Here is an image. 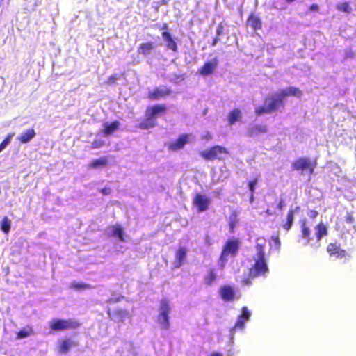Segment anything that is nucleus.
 <instances>
[{
  "label": "nucleus",
  "instance_id": "1",
  "mask_svg": "<svg viewBox=\"0 0 356 356\" xmlns=\"http://www.w3.org/2000/svg\"><path fill=\"white\" fill-rule=\"evenodd\" d=\"M168 107L165 104H156L149 106L145 110V118L137 125V127L147 130L155 127L157 125V118L167 112Z\"/></svg>",
  "mask_w": 356,
  "mask_h": 356
},
{
  "label": "nucleus",
  "instance_id": "2",
  "mask_svg": "<svg viewBox=\"0 0 356 356\" xmlns=\"http://www.w3.org/2000/svg\"><path fill=\"white\" fill-rule=\"evenodd\" d=\"M257 251L254 256V264L249 270L248 277L255 278L260 276H266L268 273V267L265 259V247L263 244H257L255 246Z\"/></svg>",
  "mask_w": 356,
  "mask_h": 356
},
{
  "label": "nucleus",
  "instance_id": "3",
  "mask_svg": "<svg viewBox=\"0 0 356 356\" xmlns=\"http://www.w3.org/2000/svg\"><path fill=\"white\" fill-rule=\"evenodd\" d=\"M284 99L280 92L266 98L265 104L256 108L254 112L257 115L270 114L277 111L280 108H284Z\"/></svg>",
  "mask_w": 356,
  "mask_h": 356
},
{
  "label": "nucleus",
  "instance_id": "4",
  "mask_svg": "<svg viewBox=\"0 0 356 356\" xmlns=\"http://www.w3.org/2000/svg\"><path fill=\"white\" fill-rule=\"evenodd\" d=\"M240 243L238 238L228 239L225 242L219 258V264L222 268L225 267L228 256L234 257L238 254Z\"/></svg>",
  "mask_w": 356,
  "mask_h": 356
},
{
  "label": "nucleus",
  "instance_id": "5",
  "mask_svg": "<svg viewBox=\"0 0 356 356\" xmlns=\"http://www.w3.org/2000/svg\"><path fill=\"white\" fill-rule=\"evenodd\" d=\"M228 154L229 151L220 145H214L200 152V156L207 161L223 160L222 155Z\"/></svg>",
  "mask_w": 356,
  "mask_h": 356
},
{
  "label": "nucleus",
  "instance_id": "6",
  "mask_svg": "<svg viewBox=\"0 0 356 356\" xmlns=\"http://www.w3.org/2000/svg\"><path fill=\"white\" fill-rule=\"evenodd\" d=\"M81 324L72 319L54 318L50 322L49 327L54 332H61L67 330H74L79 327Z\"/></svg>",
  "mask_w": 356,
  "mask_h": 356
},
{
  "label": "nucleus",
  "instance_id": "7",
  "mask_svg": "<svg viewBox=\"0 0 356 356\" xmlns=\"http://www.w3.org/2000/svg\"><path fill=\"white\" fill-rule=\"evenodd\" d=\"M170 310V308L168 300H162L160 305V313L158 316V323L163 330H168L170 327L168 318Z\"/></svg>",
  "mask_w": 356,
  "mask_h": 356
},
{
  "label": "nucleus",
  "instance_id": "8",
  "mask_svg": "<svg viewBox=\"0 0 356 356\" xmlns=\"http://www.w3.org/2000/svg\"><path fill=\"white\" fill-rule=\"evenodd\" d=\"M315 166L316 163L312 162L307 157H300L291 164V168L293 170H308L310 175L314 173Z\"/></svg>",
  "mask_w": 356,
  "mask_h": 356
},
{
  "label": "nucleus",
  "instance_id": "9",
  "mask_svg": "<svg viewBox=\"0 0 356 356\" xmlns=\"http://www.w3.org/2000/svg\"><path fill=\"white\" fill-rule=\"evenodd\" d=\"M172 90L170 87L161 86L155 87L152 90L149 91L147 93V99L152 101L165 99L170 96Z\"/></svg>",
  "mask_w": 356,
  "mask_h": 356
},
{
  "label": "nucleus",
  "instance_id": "10",
  "mask_svg": "<svg viewBox=\"0 0 356 356\" xmlns=\"http://www.w3.org/2000/svg\"><path fill=\"white\" fill-rule=\"evenodd\" d=\"M191 143V136L188 134H182L179 137L167 145L168 149L172 152H177L183 149L186 145Z\"/></svg>",
  "mask_w": 356,
  "mask_h": 356
},
{
  "label": "nucleus",
  "instance_id": "11",
  "mask_svg": "<svg viewBox=\"0 0 356 356\" xmlns=\"http://www.w3.org/2000/svg\"><path fill=\"white\" fill-rule=\"evenodd\" d=\"M110 320L116 323H123L126 318H130L129 312L127 309L118 308L116 309H111L108 308L106 310Z\"/></svg>",
  "mask_w": 356,
  "mask_h": 356
},
{
  "label": "nucleus",
  "instance_id": "12",
  "mask_svg": "<svg viewBox=\"0 0 356 356\" xmlns=\"http://www.w3.org/2000/svg\"><path fill=\"white\" fill-rule=\"evenodd\" d=\"M211 200L209 197L200 193H197L193 199V204L199 212L207 211L210 205Z\"/></svg>",
  "mask_w": 356,
  "mask_h": 356
},
{
  "label": "nucleus",
  "instance_id": "13",
  "mask_svg": "<svg viewBox=\"0 0 356 356\" xmlns=\"http://www.w3.org/2000/svg\"><path fill=\"white\" fill-rule=\"evenodd\" d=\"M327 252L330 257H335L337 259H342L348 256L346 250L341 249L339 244L337 243H330L327 245Z\"/></svg>",
  "mask_w": 356,
  "mask_h": 356
},
{
  "label": "nucleus",
  "instance_id": "14",
  "mask_svg": "<svg viewBox=\"0 0 356 356\" xmlns=\"http://www.w3.org/2000/svg\"><path fill=\"white\" fill-rule=\"evenodd\" d=\"M218 65L217 58L208 60L198 70V73L204 76L212 74Z\"/></svg>",
  "mask_w": 356,
  "mask_h": 356
},
{
  "label": "nucleus",
  "instance_id": "15",
  "mask_svg": "<svg viewBox=\"0 0 356 356\" xmlns=\"http://www.w3.org/2000/svg\"><path fill=\"white\" fill-rule=\"evenodd\" d=\"M301 233L299 236V241H302L304 245H308L311 241V230L307 225L306 220L300 221Z\"/></svg>",
  "mask_w": 356,
  "mask_h": 356
},
{
  "label": "nucleus",
  "instance_id": "16",
  "mask_svg": "<svg viewBox=\"0 0 356 356\" xmlns=\"http://www.w3.org/2000/svg\"><path fill=\"white\" fill-rule=\"evenodd\" d=\"M251 316L250 312L246 307L241 308V314L238 316L237 321L232 329H243L245 323L248 321Z\"/></svg>",
  "mask_w": 356,
  "mask_h": 356
},
{
  "label": "nucleus",
  "instance_id": "17",
  "mask_svg": "<svg viewBox=\"0 0 356 356\" xmlns=\"http://www.w3.org/2000/svg\"><path fill=\"white\" fill-rule=\"evenodd\" d=\"M219 293L222 299L226 302H231L234 300V290L229 285H224L220 287Z\"/></svg>",
  "mask_w": 356,
  "mask_h": 356
},
{
  "label": "nucleus",
  "instance_id": "18",
  "mask_svg": "<svg viewBox=\"0 0 356 356\" xmlns=\"http://www.w3.org/2000/svg\"><path fill=\"white\" fill-rule=\"evenodd\" d=\"M78 343L70 339H63L58 344V350L60 353H67L72 347H76Z\"/></svg>",
  "mask_w": 356,
  "mask_h": 356
},
{
  "label": "nucleus",
  "instance_id": "19",
  "mask_svg": "<svg viewBox=\"0 0 356 356\" xmlns=\"http://www.w3.org/2000/svg\"><path fill=\"white\" fill-rule=\"evenodd\" d=\"M161 35L163 39L166 42L167 49L172 50L173 52H177L178 51V47L170 33L169 31H163Z\"/></svg>",
  "mask_w": 356,
  "mask_h": 356
},
{
  "label": "nucleus",
  "instance_id": "20",
  "mask_svg": "<svg viewBox=\"0 0 356 356\" xmlns=\"http://www.w3.org/2000/svg\"><path fill=\"white\" fill-rule=\"evenodd\" d=\"M300 207H296L294 209H289L287 212L286 216V222L282 225V227L286 230L289 231L291 229L293 220H294V213L295 211H299Z\"/></svg>",
  "mask_w": 356,
  "mask_h": 356
},
{
  "label": "nucleus",
  "instance_id": "21",
  "mask_svg": "<svg viewBox=\"0 0 356 356\" xmlns=\"http://www.w3.org/2000/svg\"><path fill=\"white\" fill-rule=\"evenodd\" d=\"M120 123L118 120H114L111 123L106 122L104 124L102 133L104 136H109L117 131L120 127Z\"/></svg>",
  "mask_w": 356,
  "mask_h": 356
},
{
  "label": "nucleus",
  "instance_id": "22",
  "mask_svg": "<svg viewBox=\"0 0 356 356\" xmlns=\"http://www.w3.org/2000/svg\"><path fill=\"white\" fill-rule=\"evenodd\" d=\"M242 118L241 111L236 108L230 111L227 115V122L229 125H233L236 122L240 121Z\"/></svg>",
  "mask_w": 356,
  "mask_h": 356
},
{
  "label": "nucleus",
  "instance_id": "23",
  "mask_svg": "<svg viewBox=\"0 0 356 356\" xmlns=\"http://www.w3.org/2000/svg\"><path fill=\"white\" fill-rule=\"evenodd\" d=\"M267 132V127L264 124H254L252 126L247 132L249 137H254L259 134Z\"/></svg>",
  "mask_w": 356,
  "mask_h": 356
},
{
  "label": "nucleus",
  "instance_id": "24",
  "mask_svg": "<svg viewBox=\"0 0 356 356\" xmlns=\"http://www.w3.org/2000/svg\"><path fill=\"white\" fill-rule=\"evenodd\" d=\"M35 135L36 134L33 129H29L19 136L17 140L20 143L25 144L31 141Z\"/></svg>",
  "mask_w": 356,
  "mask_h": 356
},
{
  "label": "nucleus",
  "instance_id": "25",
  "mask_svg": "<svg viewBox=\"0 0 356 356\" xmlns=\"http://www.w3.org/2000/svg\"><path fill=\"white\" fill-rule=\"evenodd\" d=\"M284 99L289 96H294L300 97L302 95V92L300 89L296 87H288L285 89L280 90Z\"/></svg>",
  "mask_w": 356,
  "mask_h": 356
},
{
  "label": "nucleus",
  "instance_id": "26",
  "mask_svg": "<svg viewBox=\"0 0 356 356\" xmlns=\"http://www.w3.org/2000/svg\"><path fill=\"white\" fill-rule=\"evenodd\" d=\"M187 250L185 248H179L175 254V266L179 268L183 265L186 257Z\"/></svg>",
  "mask_w": 356,
  "mask_h": 356
},
{
  "label": "nucleus",
  "instance_id": "27",
  "mask_svg": "<svg viewBox=\"0 0 356 356\" xmlns=\"http://www.w3.org/2000/svg\"><path fill=\"white\" fill-rule=\"evenodd\" d=\"M156 47L152 42L141 43L138 47V53L144 56L148 55Z\"/></svg>",
  "mask_w": 356,
  "mask_h": 356
},
{
  "label": "nucleus",
  "instance_id": "28",
  "mask_svg": "<svg viewBox=\"0 0 356 356\" xmlns=\"http://www.w3.org/2000/svg\"><path fill=\"white\" fill-rule=\"evenodd\" d=\"M316 239L320 241L323 236L327 235V229L323 222H320L315 227Z\"/></svg>",
  "mask_w": 356,
  "mask_h": 356
},
{
  "label": "nucleus",
  "instance_id": "29",
  "mask_svg": "<svg viewBox=\"0 0 356 356\" xmlns=\"http://www.w3.org/2000/svg\"><path fill=\"white\" fill-rule=\"evenodd\" d=\"M108 165V157L102 156L96 159H94L88 165L89 168L96 169L99 168H104Z\"/></svg>",
  "mask_w": 356,
  "mask_h": 356
},
{
  "label": "nucleus",
  "instance_id": "30",
  "mask_svg": "<svg viewBox=\"0 0 356 356\" xmlns=\"http://www.w3.org/2000/svg\"><path fill=\"white\" fill-rule=\"evenodd\" d=\"M247 23L254 29L259 30L262 27V23L260 18L254 14H251L247 20Z\"/></svg>",
  "mask_w": 356,
  "mask_h": 356
},
{
  "label": "nucleus",
  "instance_id": "31",
  "mask_svg": "<svg viewBox=\"0 0 356 356\" xmlns=\"http://www.w3.org/2000/svg\"><path fill=\"white\" fill-rule=\"evenodd\" d=\"M217 277L215 268L209 269L204 277L205 284L207 286H211L216 281Z\"/></svg>",
  "mask_w": 356,
  "mask_h": 356
},
{
  "label": "nucleus",
  "instance_id": "32",
  "mask_svg": "<svg viewBox=\"0 0 356 356\" xmlns=\"http://www.w3.org/2000/svg\"><path fill=\"white\" fill-rule=\"evenodd\" d=\"M33 334H34L33 328L30 325H27L26 327L22 328L17 333L16 339H24V338L31 336Z\"/></svg>",
  "mask_w": 356,
  "mask_h": 356
},
{
  "label": "nucleus",
  "instance_id": "33",
  "mask_svg": "<svg viewBox=\"0 0 356 356\" xmlns=\"http://www.w3.org/2000/svg\"><path fill=\"white\" fill-rule=\"evenodd\" d=\"M113 236L118 238L120 241H124V230L121 225H115L112 227Z\"/></svg>",
  "mask_w": 356,
  "mask_h": 356
},
{
  "label": "nucleus",
  "instance_id": "34",
  "mask_svg": "<svg viewBox=\"0 0 356 356\" xmlns=\"http://www.w3.org/2000/svg\"><path fill=\"white\" fill-rule=\"evenodd\" d=\"M71 289H73L74 290L81 291V290H85V289H92V286L89 284L83 283V282H72L70 284Z\"/></svg>",
  "mask_w": 356,
  "mask_h": 356
},
{
  "label": "nucleus",
  "instance_id": "35",
  "mask_svg": "<svg viewBox=\"0 0 356 356\" xmlns=\"http://www.w3.org/2000/svg\"><path fill=\"white\" fill-rule=\"evenodd\" d=\"M1 229L5 234H8L10 230L11 221L7 217L4 216L1 221Z\"/></svg>",
  "mask_w": 356,
  "mask_h": 356
},
{
  "label": "nucleus",
  "instance_id": "36",
  "mask_svg": "<svg viewBox=\"0 0 356 356\" xmlns=\"http://www.w3.org/2000/svg\"><path fill=\"white\" fill-rule=\"evenodd\" d=\"M237 223V213L234 211L230 215V220L229 222L230 232L233 233Z\"/></svg>",
  "mask_w": 356,
  "mask_h": 356
},
{
  "label": "nucleus",
  "instance_id": "37",
  "mask_svg": "<svg viewBox=\"0 0 356 356\" xmlns=\"http://www.w3.org/2000/svg\"><path fill=\"white\" fill-rule=\"evenodd\" d=\"M337 8L338 10L345 12L347 13H350L352 11V9L350 7V4L348 2H343L341 3L337 4Z\"/></svg>",
  "mask_w": 356,
  "mask_h": 356
},
{
  "label": "nucleus",
  "instance_id": "38",
  "mask_svg": "<svg viewBox=\"0 0 356 356\" xmlns=\"http://www.w3.org/2000/svg\"><path fill=\"white\" fill-rule=\"evenodd\" d=\"M14 136L13 133L9 134L4 140L0 143V152L3 151L6 146L10 143L12 137Z\"/></svg>",
  "mask_w": 356,
  "mask_h": 356
},
{
  "label": "nucleus",
  "instance_id": "39",
  "mask_svg": "<svg viewBox=\"0 0 356 356\" xmlns=\"http://www.w3.org/2000/svg\"><path fill=\"white\" fill-rule=\"evenodd\" d=\"M259 181L258 177H254L248 181V188L252 193H254L255 188Z\"/></svg>",
  "mask_w": 356,
  "mask_h": 356
},
{
  "label": "nucleus",
  "instance_id": "40",
  "mask_svg": "<svg viewBox=\"0 0 356 356\" xmlns=\"http://www.w3.org/2000/svg\"><path fill=\"white\" fill-rule=\"evenodd\" d=\"M105 145V142L101 139H95L91 144V148L92 149H98L104 147Z\"/></svg>",
  "mask_w": 356,
  "mask_h": 356
},
{
  "label": "nucleus",
  "instance_id": "41",
  "mask_svg": "<svg viewBox=\"0 0 356 356\" xmlns=\"http://www.w3.org/2000/svg\"><path fill=\"white\" fill-rule=\"evenodd\" d=\"M118 79V75L115 74H112L111 76H110L107 81H106V83L108 84H115L117 81V80Z\"/></svg>",
  "mask_w": 356,
  "mask_h": 356
},
{
  "label": "nucleus",
  "instance_id": "42",
  "mask_svg": "<svg viewBox=\"0 0 356 356\" xmlns=\"http://www.w3.org/2000/svg\"><path fill=\"white\" fill-rule=\"evenodd\" d=\"M224 32V26L222 23H220L216 28V36L219 37L223 34Z\"/></svg>",
  "mask_w": 356,
  "mask_h": 356
},
{
  "label": "nucleus",
  "instance_id": "43",
  "mask_svg": "<svg viewBox=\"0 0 356 356\" xmlns=\"http://www.w3.org/2000/svg\"><path fill=\"white\" fill-rule=\"evenodd\" d=\"M123 298L124 297L122 296L116 298H110L109 299L107 300L106 302L109 304H114L121 301Z\"/></svg>",
  "mask_w": 356,
  "mask_h": 356
},
{
  "label": "nucleus",
  "instance_id": "44",
  "mask_svg": "<svg viewBox=\"0 0 356 356\" xmlns=\"http://www.w3.org/2000/svg\"><path fill=\"white\" fill-rule=\"evenodd\" d=\"M271 239L272 241L274 242L275 246L277 248H280V245H281V243H280V238L278 236H273L271 237Z\"/></svg>",
  "mask_w": 356,
  "mask_h": 356
},
{
  "label": "nucleus",
  "instance_id": "45",
  "mask_svg": "<svg viewBox=\"0 0 356 356\" xmlns=\"http://www.w3.org/2000/svg\"><path fill=\"white\" fill-rule=\"evenodd\" d=\"M111 191H112V189L110 187H104L101 189V193L104 195L111 194Z\"/></svg>",
  "mask_w": 356,
  "mask_h": 356
},
{
  "label": "nucleus",
  "instance_id": "46",
  "mask_svg": "<svg viewBox=\"0 0 356 356\" xmlns=\"http://www.w3.org/2000/svg\"><path fill=\"white\" fill-rule=\"evenodd\" d=\"M285 207V202L283 199H281L277 204V209L280 211Z\"/></svg>",
  "mask_w": 356,
  "mask_h": 356
},
{
  "label": "nucleus",
  "instance_id": "47",
  "mask_svg": "<svg viewBox=\"0 0 356 356\" xmlns=\"http://www.w3.org/2000/svg\"><path fill=\"white\" fill-rule=\"evenodd\" d=\"M353 217L352 216V214L350 213H348L346 216V220L348 222H353Z\"/></svg>",
  "mask_w": 356,
  "mask_h": 356
},
{
  "label": "nucleus",
  "instance_id": "48",
  "mask_svg": "<svg viewBox=\"0 0 356 356\" xmlns=\"http://www.w3.org/2000/svg\"><path fill=\"white\" fill-rule=\"evenodd\" d=\"M318 214V213L316 210H311L309 211V216L312 218H314V219L316 218L317 217Z\"/></svg>",
  "mask_w": 356,
  "mask_h": 356
},
{
  "label": "nucleus",
  "instance_id": "49",
  "mask_svg": "<svg viewBox=\"0 0 356 356\" xmlns=\"http://www.w3.org/2000/svg\"><path fill=\"white\" fill-rule=\"evenodd\" d=\"M219 40H220V38H219V37H218V36H216V37L213 39V40H212V42H211V46H212V47H215V46L218 44V42H219Z\"/></svg>",
  "mask_w": 356,
  "mask_h": 356
},
{
  "label": "nucleus",
  "instance_id": "50",
  "mask_svg": "<svg viewBox=\"0 0 356 356\" xmlns=\"http://www.w3.org/2000/svg\"><path fill=\"white\" fill-rule=\"evenodd\" d=\"M318 8H319L318 6L316 3L311 5L309 7V10L312 11H318Z\"/></svg>",
  "mask_w": 356,
  "mask_h": 356
},
{
  "label": "nucleus",
  "instance_id": "51",
  "mask_svg": "<svg viewBox=\"0 0 356 356\" xmlns=\"http://www.w3.org/2000/svg\"><path fill=\"white\" fill-rule=\"evenodd\" d=\"M265 213L266 215L268 216H273L275 214V213L274 211H273L272 210L269 209H267L266 211H265Z\"/></svg>",
  "mask_w": 356,
  "mask_h": 356
},
{
  "label": "nucleus",
  "instance_id": "52",
  "mask_svg": "<svg viewBox=\"0 0 356 356\" xmlns=\"http://www.w3.org/2000/svg\"><path fill=\"white\" fill-rule=\"evenodd\" d=\"M161 29L165 31H168V24L167 23H164L162 25Z\"/></svg>",
  "mask_w": 356,
  "mask_h": 356
},
{
  "label": "nucleus",
  "instance_id": "53",
  "mask_svg": "<svg viewBox=\"0 0 356 356\" xmlns=\"http://www.w3.org/2000/svg\"><path fill=\"white\" fill-rule=\"evenodd\" d=\"M210 356H222V355L218 352L212 353Z\"/></svg>",
  "mask_w": 356,
  "mask_h": 356
},
{
  "label": "nucleus",
  "instance_id": "54",
  "mask_svg": "<svg viewBox=\"0 0 356 356\" xmlns=\"http://www.w3.org/2000/svg\"><path fill=\"white\" fill-rule=\"evenodd\" d=\"M254 193H250V200L251 202H252L253 200H254Z\"/></svg>",
  "mask_w": 356,
  "mask_h": 356
},
{
  "label": "nucleus",
  "instance_id": "55",
  "mask_svg": "<svg viewBox=\"0 0 356 356\" xmlns=\"http://www.w3.org/2000/svg\"><path fill=\"white\" fill-rule=\"evenodd\" d=\"M243 282L245 284H250V283H251V282L249 280V279L244 280Z\"/></svg>",
  "mask_w": 356,
  "mask_h": 356
},
{
  "label": "nucleus",
  "instance_id": "56",
  "mask_svg": "<svg viewBox=\"0 0 356 356\" xmlns=\"http://www.w3.org/2000/svg\"><path fill=\"white\" fill-rule=\"evenodd\" d=\"M207 139H211L212 138V136L210 134H208L206 137H205Z\"/></svg>",
  "mask_w": 356,
  "mask_h": 356
}]
</instances>
